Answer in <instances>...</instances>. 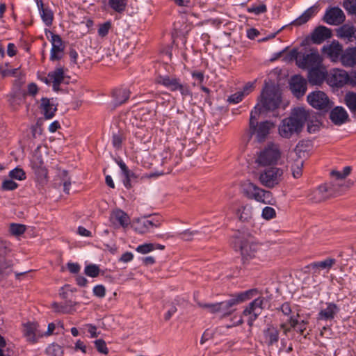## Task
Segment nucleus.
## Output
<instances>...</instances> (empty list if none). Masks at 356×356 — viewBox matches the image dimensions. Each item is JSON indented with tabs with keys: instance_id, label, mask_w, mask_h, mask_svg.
Segmentation results:
<instances>
[{
	"instance_id": "f257e3e1",
	"label": "nucleus",
	"mask_w": 356,
	"mask_h": 356,
	"mask_svg": "<svg viewBox=\"0 0 356 356\" xmlns=\"http://www.w3.org/2000/svg\"><path fill=\"white\" fill-rule=\"evenodd\" d=\"M282 102L279 89L272 85L266 86L258 97V102L250 113V124L253 127L254 119L256 116L270 111H274L280 107Z\"/></svg>"
},
{
	"instance_id": "f03ea898",
	"label": "nucleus",
	"mask_w": 356,
	"mask_h": 356,
	"mask_svg": "<svg viewBox=\"0 0 356 356\" xmlns=\"http://www.w3.org/2000/svg\"><path fill=\"white\" fill-rule=\"evenodd\" d=\"M309 111L304 108H294L288 118L282 120L279 126V134L284 138L298 136L302 131L307 120H309Z\"/></svg>"
},
{
	"instance_id": "7ed1b4c3",
	"label": "nucleus",
	"mask_w": 356,
	"mask_h": 356,
	"mask_svg": "<svg viewBox=\"0 0 356 356\" xmlns=\"http://www.w3.org/2000/svg\"><path fill=\"white\" fill-rule=\"evenodd\" d=\"M258 293L257 289H250L241 293L232 294L229 298L213 304L198 303L202 308L206 309L211 314L220 313L223 317L231 315L236 309L234 306L250 300Z\"/></svg>"
},
{
	"instance_id": "20e7f679",
	"label": "nucleus",
	"mask_w": 356,
	"mask_h": 356,
	"mask_svg": "<svg viewBox=\"0 0 356 356\" xmlns=\"http://www.w3.org/2000/svg\"><path fill=\"white\" fill-rule=\"evenodd\" d=\"M231 245L235 250H240L244 264L255 259L261 249L260 245L250 234L241 231H237L232 236Z\"/></svg>"
},
{
	"instance_id": "39448f33",
	"label": "nucleus",
	"mask_w": 356,
	"mask_h": 356,
	"mask_svg": "<svg viewBox=\"0 0 356 356\" xmlns=\"http://www.w3.org/2000/svg\"><path fill=\"white\" fill-rule=\"evenodd\" d=\"M283 174L284 171L281 168H267L259 173V180L263 186L272 188L282 181Z\"/></svg>"
},
{
	"instance_id": "423d86ee",
	"label": "nucleus",
	"mask_w": 356,
	"mask_h": 356,
	"mask_svg": "<svg viewBox=\"0 0 356 356\" xmlns=\"http://www.w3.org/2000/svg\"><path fill=\"white\" fill-rule=\"evenodd\" d=\"M268 300L260 296L249 303L248 306L243 310V315L248 316L247 323L250 327L253 325L254 321L261 315Z\"/></svg>"
},
{
	"instance_id": "0eeeda50",
	"label": "nucleus",
	"mask_w": 356,
	"mask_h": 356,
	"mask_svg": "<svg viewBox=\"0 0 356 356\" xmlns=\"http://www.w3.org/2000/svg\"><path fill=\"white\" fill-rule=\"evenodd\" d=\"M274 126L273 123L266 120L258 124L257 118L254 119L253 127L249 122V131L247 134V141L249 142L254 134L256 135V140L261 143L264 141L269 134L270 129Z\"/></svg>"
},
{
	"instance_id": "6e6552de",
	"label": "nucleus",
	"mask_w": 356,
	"mask_h": 356,
	"mask_svg": "<svg viewBox=\"0 0 356 356\" xmlns=\"http://www.w3.org/2000/svg\"><path fill=\"white\" fill-rule=\"evenodd\" d=\"M307 99L313 108L325 112L328 111L332 106V102L323 91L317 90L311 92L307 95Z\"/></svg>"
},
{
	"instance_id": "1a4fd4ad",
	"label": "nucleus",
	"mask_w": 356,
	"mask_h": 356,
	"mask_svg": "<svg viewBox=\"0 0 356 356\" xmlns=\"http://www.w3.org/2000/svg\"><path fill=\"white\" fill-rule=\"evenodd\" d=\"M281 152L276 145L270 144L261 151L257 162L261 165L276 164L280 158Z\"/></svg>"
},
{
	"instance_id": "9d476101",
	"label": "nucleus",
	"mask_w": 356,
	"mask_h": 356,
	"mask_svg": "<svg viewBox=\"0 0 356 356\" xmlns=\"http://www.w3.org/2000/svg\"><path fill=\"white\" fill-rule=\"evenodd\" d=\"M289 88L293 95L300 99L307 91V81L300 75H294L289 81Z\"/></svg>"
},
{
	"instance_id": "9b49d317",
	"label": "nucleus",
	"mask_w": 356,
	"mask_h": 356,
	"mask_svg": "<svg viewBox=\"0 0 356 356\" xmlns=\"http://www.w3.org/2000/svg\"><path fill=\"white\" fill-rule=\"evenodd\" d=\"M343 12L338 7L331 8L325 12L323 20L328 24H339L345 20Z\"/></svg>"
},
{
	"instance_id": "f8f14e48",
	"label": "nucleus",
	"mask_w": 356,
	"mask_h": 356,
	"mask_svg": "<svg viewBox=\"0 0 356 356\" xmlns=\"http://www.w3.org/2000/svg\"><path fill=\"white\" fill-rule=\"evenodd\" d=\"M51 35L52 47L51 49L50 60L52 61L58 60L62 58V53L64 50L63 40L61 37L58 34L51 32Z\"/></svg>"
},
{
	"instance_id": "ddd939ff",
	"label": "nucleus",
	"mask_w": 356,
	"mask_h": 356,
	"mask_svg": "<svg viewBox=\"0 0 356 356\" xmlns=\"http://www.w3.org/2000/svg\"><path fill=\"white\" fill-rule=\"evenodd\" d=\"M330 119L334 124L338 126L350 121L348 113L342 106L332 108L330 113Z\"/></svg>"
},
{
	"instance_id": "4468645a",
	"label": "nucleus",
	"mask_w": 356,
	"mask_h": 356,
	"mask_svg": "<svg viewBox=\"0 0 356 356\" xmlns=\"http://www.w3.org/2000/svg\"><path fill=\"white\" fill-rule=\"evenodd\" d=\"M307 197L311 203L315 204L321 203L330 199L326 186L324 184L312 191Z\"/></svg>"
},
{
	"instance_id": "2eb2a0df",
	"label": "nucleus",
	"mask_w": 356,
	"mask_h": 356,
	"mask_svg": "<svg viewBox=\"0 0 356 356\" xmlns=\"http://www.w3.org/2000/svg\"><path fill=\"white\" fill-rule=\"evenodd\" d=\"M326 308L322 309L318 314V320L332 321L339 312L340 308L334 302H326Z\"/></svg>"
},
{
	"instance_id": "dca6fc26",
	"label": "nucleus",
	"mask_w": 356,
	"mask_h": 356,
	"mask_svg": "<svg viewBox=\"0 0 356 356\" xmlns=\"http://www.w3.org/2000/svg\"><path fill=\"white\" fill-rule=\"evenodd\" d=\"M332 31L324 26H317L312 33L311 39L314 44H321L326 39L331 38Z\"/></svg>"
},
{
	"instance_id": "f3484780",
	"label": "nucleus",
	"mask_w": 356,
	"mask_h": 356,
	"mask_svg": "<svg viewBox=\"0 0 356 356\" xmlns=\"http://www.w3.org/2000/svg\"><path fill=\"white\" fill-rule=\"evenodd\" d=\"M326 74L323 69L318 66L312 67L308 71V81L312 85H320L325 80Z\"/></svg>"
},
{
	"instance_id": "a211bd4d",
	"label": "nucleus",
	"mask_w": 356,
	"mask_h": 356,
	"mask_svg": "<svg viewBox=\"0 0 356 356\" xmlns=\"http://www.w3.org/2000/svg\"><path fill=\"white\" fill-rule=\"evenodd\" d=\"M299 58V67L307 69L312 67L319 63L320 56L318 52H312L310 54L302 53Z\"/></svg>"
},
{
	"instance_id": "6ab92c4d",
	"label": "nucleus",
	"mask_w": 356,
	"mask_h": 356,
	"mask_svg": "<svg viewBox=\"0 0 356 356\" xmlns=\"http://www.w3.org/2000/svg\"><path fill=\"white\" fill-rule=\"evenodd\" d=\"M348 72L343 70H336L330 78L331 84L337 88L343 87L346 84L348 85Z\"/></svg>"
},
{
	"instance_id": "aec40b11",
	"label": "nucleus",
	"mask_w": 356,
	"mask_h": 356,
	"mask_svg": "<svg viewBox=\"0 0 356 356\" xmlns=\"http://www.w3.org/2000/svg\"><path fill=\"white\" fill-rule=\"evenodd\" d=\"M260 188L254 184L247 181L242 185V190L243 195L250 200H254L258 202L261 196L259 195Z\"/></svg>"
},
{
	"instance_id": "412c9836",
	"label": "nucleus",
	"mask_w": 356,
	"mask_h": 356,
	"mask_svg": "<svg viewBox=\"0 0 356 356\" xmlns=\"http://www.w3.org/2000/svg\"><path fill=\"white\" fill-rule=\"evenodd\" d=\"M131 92L127 88H119L113 90L112 97L115 107L124 104L130 97Z\"/></svg>"
},
{
	"instance_id": "4be33fe9",
	"label": "nucleus",
	"mask_w": 356,
	"mask_h": 356,
	"mask_svg": "<svg viewBox=\"0 0 356 356\" xmlns=\"http://www.w3.org/2000/svg\"><path fill=\"white\" fill-rule=\"evenodd\" d=\"M156 81L172 92L177 91L181 83L180 79L169 76H159Z\"/></svg>"
},
{
	"instance_id": "5701e85b",
	"label": "nucleus",
	"mask_w": 356,
	"mask_h": 356,
	"mask_svg": "<svg viewBox=\"0 0 356 356\" xmlns=\"http://www.w3.org/2000/svg\"><path fill=\"white\" fill-rule=\"evenodd\" d=\"M340 60L345 67L356 65V47H348L341 54Z\"/></svg>"
},
{
	"instance_id": "b1692460",
	"label": "nucleus",
	"mask_w": 356,
	"mask_h": 356,
	"mask_svg": "<svg viewBox=\"0 0 356 356\" xmlns=\"http://www.w3.org/2000/svg\"><path fill=\"white\" fill-rule=\"evenodd\" d=\"M35 2L43 22L46 26H50L54 19L53 12L49 8L44 6L42 0H35Z\"/></svg>"
},
{
	"instance_id": "393cba45",
	"label": "nucleus",
	"mask_w": 356,
	"mask_h": 356,
	"mask_svg": "<svg viewBox=\"0 0 356 356\" xmlns=\"http://www.w3.org/2000/svg\"><path fill=\"white\" fill-rule=\"evenodd\" d=\"M330 198L341 195L344 192V183L340 181H332L330 184H325Z\"/></svg>"
},
{
	"instance_id": "a878e982",
	"label": "nucleus",
	"mask_w": 356,
	"mask_h": 356,
	"mask_svg": "<svg viewBox=\"0 0 356 356\" xmlns=\"http://www.w3.org/2000/svg\"><path fill=\"white\" fill-rule=\"evenodd\" d=\"M264 336L266 343L268 346H270L278 341L279 331L274 326L270 325L264 330Z\"/></svg>"
},
{
	"instance_id": "bb28decb",
	"label": "nucleus",
	"mask_w": 356,
	"mask_h": 356,
	"mask_svg": "<svg viewBox=\"0 0 356 356\" xmlns=\"http://www.w3.org/2000/svg\"><path fill=\"white\" fill-rule=\"evenodd\" d=\"M40 108L43 111V114L46 119H51L55 115L57 111L56 106L50 103L49 99L42 97L41 99Z\"/></svg>"
},
{
	"instance_id": "cd10ccee",
	"label": "nucleus",
	"mask_w": 356,
	"mask_h": 356,
	"mask_svg": "<svg viewBox=\"0 0 356 356\" xmlns=\"http://www.w3.org/2000/svg\"><path fill=\"white\" fill-rule=\"evenodd\" d=\"M238 219L241 222H249L253 218V208L250 204L242 206L237 210Z\"/></svg>"
},
{
	"instance_id": "c85d7f7f",
	"label": "nucleus",
	"mask_w": 356,
	"mask_h": 356,
	"mask_svg": "<svg viewBox=\"0 0 356 356\" xmlns=\"http://www.w3.org/2000/svg\"><path fill=\"white\" fill-rule=\"evenodd\" d=\"M147 217L143 216L133 220L131 226L136 232L143 234L149 232L148 225L146 223Z\"/></svg>"
},
{
	"instance_id": "c756f323",
	"label": "nucleus",
	"mask_w": 356,
	"mask_h": 356,
	"mask_svg": "<svg viewBox=\"0 0 356 356\" xmlns=\"http://www.w3.org/2000/svg\"><path fill=\"white\" fill-rule=\"evenodd\" d=\"M316 13V7L312 6L306 10L299 17L293 21L291 24L301 26L307 23Z\"/></svg>"
},
{
	"instance_id": "7c9ffc66",
	"label": "nucleus",
	"mask_w": 356,
	"mask_h": 356,
	"mask_svg": "<svg viewBox=\"0 0 356 356\" xmlns=\"http://www.w3.org/2000/svg\"><path fill=\"white\" fill-rule=\"evenodd\" d=\"M339 36L341 38H347L348 41L352 42L356 38L355 29L353 26L343 25L339 28L338 31Z\"/></svg>"
},
{
	"instance_id": "2f4dec72",
	"label": "nucleus",
	"mask_w": 356,
	"mask_h": 356,
	"mask_svg": "<svg viewBox=\"0 0 356 356\" xmlns=\"http://www.w3.org/2000/svg\"><path fill=\"white\" fill-rule=\"evenodd\" d=\"M58 177L60 181L58 183H55L56 186H63V191L68 194L70 191V186H71L70 178L68 176L67 170H63L59 172Z\"/></svg>"
},
{
	"instance_id": "473e14b6",
	"label": "nucleus",
	"mask_w": 356,
	"mask_h": 356,
	"mask_svg": "<svg viewBox=\"0 0 356 356\" xmlns=\"http://www.w3.org/2000/svg\"><path fill=\"white\" fill-rule=\"evenodd\" d=\"M112 219L119 222L122 227H127L130 223L129 216L123 211L118 209L115 211L112 214Z\"/></svg>"
},
{
	"instance_id": "72a5a7b5",
	"label": "nucleus",
	"mask_w": 356,
	"mask_h": 356,
	"mask_svg": "<svg viewBox=\"0 0 356 356\" xmlns=\"http://www.w3.org/2000/svg\"><path fill=\"white\" fill-rule=\"evenodd\" d=\"M344 103L350 111L356 114V92L349 91L344 95Z\"/></svg>"
},
{
	"instance_id": "f704fd0d",
	"label": "nucleus",
	"mask_w": 356,
	"mask_h": 356,
	"mask_svg": "<svg viewBox=\"0 0 356 356\" xmlns=\"http://www.w3.org/2000/svg\"><path fill=\"white\" fill-rule=\"evenodd\" d=\"M336 263V260L332 258H327L324 261H321L318 262H314L310 264V267L315 270L314 273H316V270L321 269H330L333 265Z\"/></svg>"
},
{
	"instance_id": "c9c22d12",
	"label": "nucleus",
	"mask_w": 356,
	"mask_h": 356,
	"mask_svg": "<svg viewBox=\"0 0 356 356\" xmlns=\"http://www.w3.org/2000/svg\"><path fill=\"white\" fill-rule=\"evenodd\" d=\"M35 175L37 182L43 186L47 183V170L42 167H37L35 169Z\"/></svg>"
},
{
	"instance_id": "e433bc0d",
	"label": "nucleus",
	"mask_w": 356,
	"mask_h": 356,
	"mask_svg": "<svg viewBox=\"0 0 356 356\" xmlns=\"http://www.w3.org/2000/svg\"><path fill=\"white\" fill-rule=\"evenodd\" d=\"M177 90H179L182 95L184 102H186L188 104L191 103L193 101V93L187 84L181 83Z\"/></svg>"
},
{
	"instance_id": "4c0bfd02",
	"label": "nucleus",
	"mask_w": 356,
	"mask_h": 356,
	"mask_svg": "<svg viewBox=\"0 0 356 356\" xmlns=\"http://www.w3.org/2000/svg\"><path fill=\"white\" fill-rule=\"evenodd\" d=\"M48 77L55 83H62L64 81V70L62 67L56 68L48 74Z\"/></svg>"
},
{
	"instance_id": "58836bf2",
	"label": "nucleus",
	"mask_w": 356,
	"mask_h": 356,
	"mask_svg": "<svg viewBox=\"0 0 356 356\" xmlns=\"http://www.w3.org/2000/svg\"><path fill=\"white\" fill-rule=\"evenodd\" d=\"M124 140V134L121 131H118L116 133H113L112 145L115 149L118 150L122 148V143Z\"/></svg>"
},
{
	"instance_id": "ea45409f",
	"label": "nucleus",
	"mask_w": 356,
	"mask_h": 356,
	"mask_svg": "<svg viewBox=\"0 0 356 356\" xmlns=\"http://www.w3.org/2000/svg\"><path fill=\"white\" fill-rule=\"evenodd\" d=\"M111 8L115 12L122 13L125 10L127 0H108Z\"/></svg>"
},
{
	"instance_id": "a19ab883",
	"label": "nucleus",
	"mask_w": 356,
	"mask_h": 356,
	"mask_svg": "<svg viewBox=\"0 0 356 356\" xmlns=\"http://www.w3.org/2000/svg\"><path fill=\"white\" fill-rule=\"evenodd\" d=\"M26 92L21 90H16L10 95V102L11 104L19 105L21 102L25 99Z\"/></svg>"
},
{
	"instance_id": "79ce46f5",
	"label": "nucleus",
	"mask_w": 356,
	"mask_h": 356,
	"mask_svg": "<svg viewBox=\"0 0 356 356\" xmlns=\"http://www.w3.org/2000/svg\"><path fill=\"white\" fill-rule=\"evenodd\" d=\"M259 195L261 196L260 200H258V202H262L266 204H273L275 202V199L273 197V194L270 191H265L262 188L259 191Z\"/></svg>"
},
{
	"instance_id": "37998d69",
	"label": "nucleus",
	"mask_w": 356,
	"mask_h": 356,
	"mask_svg": "<svg viewBox=\"0 0 356 356\" xmlns=\"http://www.w3.org/2000/svg\"><path fill=\"white\" fill-rule=\"evenodd\" d=\"M342 51V46L339 42H332L328 48V54L333 58H337L340 55L341 56Z\"/></svg>"
},
{
	"instance_id": "c03bdc74",
	"label": "nucleus",
	"mask_w": 356,
	"mask_h": 356,
	"mask_svg": "<svg viewBox=\"0 0 356 356\" xmlns=\"http://www.w3.org/2000/svg\"><path fill=\"white\" fill-rule=\"evenodd\" d=\"M314 115L312 112L309 111V120H307L306 122H307V131L310 134H313L318 131L320 128L321 122L318 120H314Z\"/></svg>"
},
{
	"instance_id": "a18cd8bd",
	"label": "nucleus",
	"mask_w": 356,
	"mask_h": 356,
	"mask_svg": "<svg viewBox=\"0 0 356 356\" xmlns=\"http://www.w3.org/2000/svg\"><path fill=\"white\" fill-rule=\"evenodd\" d=\"M13 261L6 257H0V273L8 274L11 272Z\"/></svg>"
},
{
	"instance_id": "49530a36",
	"label": "nucleus",
	"mask_w": 356,
	"mask_h": 356,
	"mask_svg": "<svg viewBox=\"0 0 356 356\" xmlns=\"http://www.w3.org/2000/svg\"><path fill=\"white\" fill-rule=\"evenodd\" d=\"M35 325L33 323H27L24 326V333L26 337L29 338V341H31L33 342H35Z\"/></svg>"
},
{
	"instance_id": "de8ad7c7",
	"label": "nucleus",
	"mask_w": 356,
	"mask_h": 356,
	"mask_svg": "<svg viewBox=\"0 0 356 356\" xmlns=\"http://www.w3.org/2000/svg\"><path fill=\"white\" fill-rule=\"evenodd\" d=\"M95 348L101 354L107 355L108 349L104 340L102 339H96L93 341Z\"/></svg>"
},
{
	"instance_id": "09e8293b",
	"label": "nucleus",
	"mask_w": 356,
	"mask_h": 356,
	"mask_svg": "<svg viewBox=\"0 0 356 356\" xmlns=\"http://www.w3.org/2000/svg\"><path fill=\"white\" fill-rule=\"evenodd\" d=\"M26 231V226L22 224L12 223L10 226V233L16 236H21Z\"/></svg>"
},
{
	"instance_id": "8fccbe9b",
	"label": "nucleus",
	"mask_w": 356,
	"mask_h": 356,
	"mask_svg": "<svg viewBox=\"0 0 356 356\" xmlns=\"http://www.w3.org/2000/svg\"><path fill=\"white\" fill-rule=\"evenodd\" d=\"M46 353L49 356H62L61 347L58 344H51L46 349Z\"/></svg>"
},
{
	"instance_id": "3c124183",
	"label": "nucleus",
	"mask_w": 356,
	"mask_h": 356,
	"mask_svg": "<svg viewBox=\"0 0 356 356\" xmlns=\"http://www.w3.org/2000/svg\"><path fill=\"white\" fill-rule=\"evenodd\" d=\"M9 176L11 179L17 180H24L26 179V174L24 171L19 168H15L9 172Z\"/></svg>"
},
{
	"instance_id": "603ef678",
	"label": "nucleus",
	"mask_w": 356,
	"mask_h": 356,
	"mask_svg": "<svg viewBox=\"0 0 356 356\" xmlns=\"http://www.w3.org/2000/svg\"><path fill=\"white\" fill-rule=\"evenodd\" d=\"M261 216L263 218L269 220L276 216V211L272 207H266L262 210Z\"/></svg>"
},
{
	"instance_id": "864d4df0",
	"label": "nucleus",
	"mask_w": 356,
	"mask_h": 356,
	"mask_svg": "<svg viewBox=\"0 0 356 356\" xmlns=\"http://www.w3.org/2000/svg\"><path fill=\"white\" fill-rule=\"evenodd\" d=\"M154 250H155V244L153 243H145L136 248V251L141 254H147Z\"/></svg>"
},
{
	"instance_id": "5fc2aeb1",
	"label": "nucleus",
	"mask_w": 356,
	"mask_h": 356,
	"mask_svg": "<svg viewBox=\"0 0 356 356\" xmlns=\"http://www.w3.org/2000/svg\"><path fill=\"white\" fill-rule=\"evenodd\" d=\"M17 186L18 184L13 179H6L2 182L1 188L3 191H13Z\"/></svg>"
},
{
	"instance_id": "6e6d98bb",
	"label": "nucleus",
	"mask_w": 356,
	"mask_h": 356,
	"mask_svg": "<svg viewBox=\"0 0 356 356\" xmlns=\"http://www.w3.org/2000/svg\"><path fill=\"white\" fill-rule=\"evenodd\" d=\"M247 10L248 13H253L255 15H258L261 13H266L267 10V8H266V6L264 3H262L258 6L249 7V8H248Z\"/></svg>"
},
{
	"instance_id": "4d7b16f0",
	"label": "nucleus",
	"mask_w": 356,
	"mask_h": 356,
	"mask_svg": "<svg viewBox=\"0 0 356 356\" xmlns=\"http://www.w3.org/2000/svg\"><path fill=\"white\" fill-rule=\"evenodd\" d=\"M111 27V23L110 22H106L105 23L100 24L98 29V34L101 37L106 36L109 29Z\"/></svg>"
},
{
	"instance_id": "13d9d810",
	"label": "nucleus",
	"mask_w": 356,
	"mask_h": 356,
	"mask_svg": "<svg viewBox=\"0 0 356 356\" xmlns=\"http://www.w3.org/2000/svg\"><path fill=\"white\" fill-rule=\"evenodd\" d=\"M92 292L96 297L102 298L105 296L106 289L102 284H98L94 286Z\"/></svg>"
},
{
	"instance_id": "bf43d9fd",
	"label": "nucleus",
	"mask_w": 356,
	"mask_h": 356,
	"mask_svg": "<svg viewBox=\"0 0 356 356\" xmlns=\"http://www.w3.org/2000/svg\"><path fill=\"white\" fill-rule=\"evenodd\" d=\"M19 72V70L17 68L8 70L3 67H0V74L2 76L6 77L8 76H17Z\"/></svg>"
},
{
	"instance_id": "052dcab7",
	"label": "nucleus",
	"mask_w": 356,
	"mask_h": 356,
	"mask_svg": "<svg viewBox=\"0 0 356 356\" xmlns=\"http://www.w3.org/2000/svg\"><path fill=\"white\" fill-rule=\"evenodd\" d=\"M243 92L241 91L236 92V93L230 95L227 99L229 103L237 104L240 102L243 97Z\"/></svg>"
},
{
	"instance_id": "680f3d73",
	"label": "nucleus",
	"mask_w": 356,
	"mask_h": 356,
	"mask_svg": "<svg viewBox=\"0 0 356 356\" xmlns=\"http://www.w3.org/2000/svg\"><path fill=\"white\" fill-rule=\"evenodd\" d=\"M343 8L350 13H356V3H353V0H343Z\"/></svg>"
},
{
	"instance_id": "e2e57ef3",
	"label": "nucleus",
	"mask_w": 356,
	"mask_h": 356,
	"mask_svg": "<svg viewBox=\"0 0 356 356\" xmlns=\"http://www.w3.org/2000/svg\"><path fill=\"white\" fill-rule=\"evenodd\" d=\"M302 52H299L297 49H292L289 54V57L290 60H296L297 65L299 66V58Z\"/></svg>"
},
{
	"instance_id": "0e129e2a",
	"label": "nucleus",
	"mask_w": 356,
	"mask_h": 356,
	"mask_svg": "<svg viewBox=\"0 0 356 356\" xmlns=\"http://www.w3.org/2000/svg\"><path fill=\"white\" fill-rule=\"evenodd\" d=\"M197 232H191L190 230H185L179 234L181 238L184 241H191L192 236L196 234Z\"/></svg>"
},
{
	"instance_id": "69168bd1",
	"label": "nucleus",
	"mask_w": 356,
	"mask_h": 356,
	"mask_svg": "<svg viewBox=\"0 0 356 356\" xmlns=\"http://www.w3.org/2000/svg\"><path fill=\"white\" fill-rule=\"evenodd\" d=\"M67 266L71 273H78L80 270V266L77 263L68 262Z\"/></svg>"
},
{
	"instance_id": "338daca9",
	"label": "nucleus",
	"mask_w": 356,
	"mask_h": 356,
	"mask_svg": "<svg viewBox=\"0 0 356 356\" xmlns=\"http://www.w3.org/2000/svg\"><path fill=\"white\" fill-rule=\"evenodd\" d=\"M38 91V86L35 83H31L28 85V91L26 95L35 96Z\"/></svg>"
},
{
	"instance_id": "774afa93",
	"label": "nucleus",
	"mask_w": 356,
	"mask_h": 356,
	"mask_svg": "<svg viewBox=\"0 0 356 356\" xmlns=\"http://www.w3.org/2000/svg\"><path fill=\"white\" fill-rule=\"evenodd\" d=\"M349 81L348 85L352 86H356V70H352L350 73H348Z\"/></svg>"
}]
</instances>
